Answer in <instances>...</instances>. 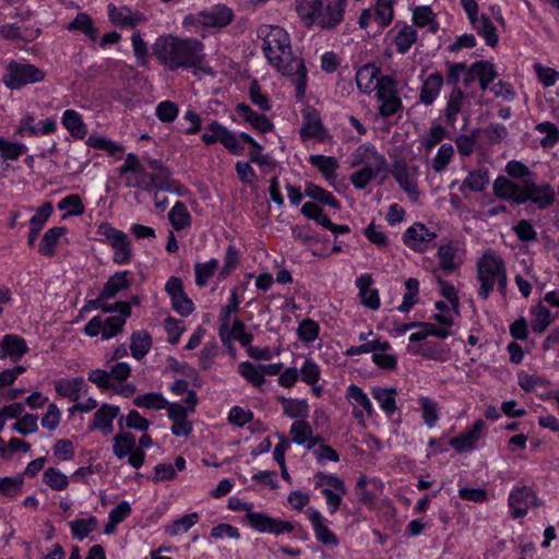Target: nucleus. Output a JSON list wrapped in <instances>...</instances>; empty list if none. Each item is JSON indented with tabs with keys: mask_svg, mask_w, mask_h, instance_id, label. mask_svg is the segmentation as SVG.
Masks as SVG:
<instances>
[{
	"mask_svg": "<svg viewBox=\"0 0 559 559\" xmlns=\"http://www.w3.org/2000/svg\"><path fill=\"white\" fill-rule=\"evenodd\" d=\"M67 231V228L63 226H57L48 229L41 239V242L38 248V252L45 257H52L56 253V246L59 242L61 236H63Z\"/></svg>",
	"mask_w": 559,
	"mask_h": 559,
	"instance_id": "obj_34",
	"label": "nucleus"
},
{
	"mask_svg": "<svg viewBox=\"0 0 559 559\" xmlns=\"http://www.w3.org/2000/svg\"><path fill=\"white\" fill-rule=\"evenodd\" d=\"M129 272H117L110 276L105 283L102 292V298H114L118 293L128 289L131 286V281L128 278Z\"/></svg>",
	"mask_w": 559,
	"mask_h": 559,
	"instance_id": "obj_29",
	"label": "nucleus"
},
{
	"mask_svg": "<svg viewBox=\"0 0 559 559\" xmlns=\"http://www.w3.org/2000/svg\"><path fill=\"white\" fill-rule=\"evenodd\" d=\"M301 213L309 219L316 221L319 225L326 228L331 225V219L323 213L322 209L313 202H306L301 207Z\"/></svg>",
	"mask_w": 559,
	"mask_h": 559,
	"instance_id": "obj_56",
	"label": "nucleus"
},
{
	"mask_svg": "<svg viewBox=\"0 0 559 559\" xmlns=\"http://www.w3.org/2000/svg\"><path fill=\"white\" fill-rule=\"evenodd\" d=\"M309 162L312 166L318 168L320 173L325 177L326 180L336 178V169L338 168V162L335 157L324 155H311Z\"/></svg>",
	"mask_w": 559,
	"mask_h": 559,
	"instance_id": "obj_37",
	"label": "nucleus"
},
{
	"mask_svg": "<svg viewBox=\"0 0 559 559\" xmlns=\"http://www.w3.org/2000/svg\"><path fill=\"white\" fill-rule=\"evenodd\" d=\"M228 507L235 511H247L246 519L248 523L260 533L281 535L292 533L295 530V525L292 522L272 518L262 512H252L251 504L237 498L229 499Z\"/></svg>",
	"mask_w": 559,
	"mask_h": 559,
	"instance_id": "obj_4",
	"label": "nucleus"
},
{
	"mask_svg": "<svg viewBox=\"0 0 559 559\" xmlns=\"http://www.w3.org/2000/svg\"><path fill=\"white\" fill-rule=\"evenodd\" d=\"M97 234L102 237L99 241L107 243L112 250V261L117 264H127L132 259V247L126 233L116 229L109 223L98 225Z\"/></svg>",
	"mask_w": 559,
	"mask_h": 559,
	"instance_id": "obj_6",
	"label": "nucleus"
},
{
	"mask_svg": "<svg viewBox=\"0 0 559 559\" xmlns=\"http://www.w3.org/2000/svg\"><path fill=\"white\" fill-rule=\"evenodd\" d=\"M536 130L539 133H545L546 136L540 140V144L544 147L554 146L559 140V129L552 122L546 121L536 126Z\"/></svg>",
	"mask_w": 559,
	"mask_h": 559,
	"instance_id": "obj_58",
	"label": "nucleus"
},
{
	"mask_svg": "<svg viewBox=\"0 0 559 559\" xmlns=\"http://www.w3.org/2000/svg\"><path fill=\"white\" fill-rule=\"evenodd\" d=\"M489 183L488 171L486 169H477L471 171L463 181V185L468 187L472 191H483Z\"/></svg>",
	"mask_w": 559,
	"mask_h": 559,
	"instance_id": "obj_53",
	"label": "nucleus"
},
{
	"mask_svg": "<svg viewBox=\"0 0 559 559\" xmlns=\"http://www.w3.org/2000/svg\"><path fill=\"white\" fill-rule=\"evenodd\" d=\"M97 526V520L94 516L87 519H80L70 522L72 535L79 540H83L93 532Z\"/></svg>",
	"mask_w": 559,
	"mask_h": 559,
	"instance_id": "obj_48",
	"label": "nucleus"
},
{
	"mask_svg": "<svg viewBox=\"0 0 559 559\" xmlns=\"http://www.w3.org/2000/svg\"><path fill=\"white\" fill-rule=\"evenodd\" d=\"M116 307L119 308V314L103 320V338L109 340L122 332L127 318L131 316L130 304L118 301Z\"/></svg>",
	"mask_w": 559,
	"mask_h": 559,
	"instance_id": "obj_18",
	"label": "nucleus"
},
{
	"mask_svg": "<svg viewBox=\"0 0 559 559\" xmlns=\"http://www.w3.org/2000/svg\"><path fill=\"white\" fill-rule=\"evenodd\" d=\"M309 413L308 403L305 400L285 401L284 414L290 418H306Z\"/></svg>",
	"mask_w": 559,
	"mask_h": 559,
	"instance_id": "obj_60",
	"label": "nucleus"
},
{
	"mask_svg": "<svg viewBox=\"0 0 559 559\" xmlns=\"http://www.w3.org/2000/svg\"><path fill=\"white\" fill-rule=\"evenodd\" d=\"M235 19L231 8L226 4L218 3L209 10L199 13V21L202 25L212 28H224L228 26Z\"/></svg>",
	"mask_w": 559,
	"mask_h": 559,
	"instance_id": "obj_14",
	"label": "nucleus"
},
{
	"mask_svg": "<svg viewBox=\"0 0 559 559\" xmlns=\"http://www.w3.org/2000/svg\"><path fill=\"white\" fill-rule=\"evenodd\" d=\"M292 440L297 444H305L312 436V428L306 420H296L289 431Z\"/></svg>",
	"mask_w": 559,
	"mask_h": 559,
	"instance_id": "obj_55",
	"label": "nucleus"
},
{
	"mask_svg": "<svg viewBox=\"0 0 559 559\" xmlns=\"http://www.w3.org/2000/svg\"><path fill=\"white\" fill-rule=\"evenodd\" d=\"M324 132L321 119L316 110H307L304 115V123L300 129V138L306 141L311 138L322 139Z\"/></svg>",
	"mask_w": 559,
	"mask_h": 559,
	"instance_id": "obj_26",
	"label": "nucleus"
},
{
	"mask_svg": "<svg viewBox=\"0 0 559 559\" xmlns=\"http://www.w3.org/2000/svg\"><path fill=\"white\" fill-rule=\"evenodd\" d=\"M168 219L176 230H182L191 224V216L180 201H177L168 213Z\"/></svg>",
	"mask_w": 559,
	"mask_h": 559,
	"instance_id": "obj_41",
	"label": "nucleus"
},
{
	"mask_svg": "<svg viewBox=\"0 0 559 559\" xmlns=\"http://www.w3.org/2000/svg\"><path fill=\"white\" fill-rule=\"evenodd\" d=\"M528 200L539 209H546L555 202V190L549 183L537 186L532 179H525L522 182V194L518 199V204Z\"/></svg>",
	"mask_w": 559,
	"mask_h": 559,
	"instance_id": "obj_10",
	"label": "nucleus"
},
{
	"mask_svg": "<svg viewBox=\"0 0 559 559\" xmlns=\"http://www.w3.org/2000/svg\"><path fill=\"white\" fill-rule=\"evenodd\" d=\"M202 141L207 145L219 142L234 155H239L243 152V146L240 144L237 135L216 120H213L206 127V131L202 134Z\"/></svg>",
	"mask_w": 559,
	"mask_h": 559,
	"instance_id": "obj_8",
	"label": "nucleus"
},
{
	"mask_svg": "<svg viewBox=\"0 0 559 559\" xmlns=\"http://www.w3.org/2000/svg\"><path fill=\"white\" fill-rule=\"evenodd\" d=\"M144 160L158 182V190L181 194L182 186L171 178L173 173L160 159L145 157Z\"/></svg>",
	"mask_w": 559,
	"mask_h": 559,
	"instance_id": "obj_13",
	"label": "nucleus"
},
{
	"mask_svg": "<svg viewBox=\"0 0 559 559\" xmlns=\"http://www.w3.org/2000/svg\"><path fill=\"white\" fill-rule=\"evenodd\" d=\"M417 40V32L409 25H404L395 36L394 43L400 53H405Z\"/></svg>",
	"mask_w": 559,
	"mask_h": 559,
	"instance_id": "obj_46",
	"label": "nucleus"
},
{
	"mask_svg": "<svg viewBox=\"0 0 559 559\" xmlns=\"http://www.w3.org/2000/svg\"><path fill=\"white\" fill-rule=\"evenodd\" d=\"M152 346L151 335L146 331H139L131 335L130 350L132 356L141 360Z\"/></svg>",
	"mask_w": 559,
	"mask_h": 559,
	"instance_id": "obj_38",
	"label": "nucleus"
},
{
	"mask_svg": "<svg viewBox=\"0 0 559 559\" xmlns=\"http://www.w3.org/2000/svg\"><path fill=\"white\" fill-rule=\"evenodd\" d=\"M119 175L124 179L127 188H136L148 192L158 190V182L134 153L127 154L124 163L119 168Z\"/></svg>",
	"mask_w": 559,
	"mask_h": 559,
	"instance_id": "obj_5",
	"label": "nucleus"
},
{
	"mask_svg": "<svg viewBox=\"0 0 559 559\" xmlns=\"http://www.w3.org/2000/svg\"><path fill=\"white\" fill-rule=\"evenodd\" d=\"M238 372L252 385L260 388L265 379L262 377L260 365L255 366L249 361L238 365Z\"/></svg>",
	"mask_w": 559,
	"mask_h": 559,
	"instance_id": "obj_45",
	"label": "nucleus"
},
{
	"mask_svg": "<svg viewBox=\"0 0 559 559\" xmlns=\"http://www.w3.org/2000/svg\"><path fill=\"white\" fill-rule=\"evenodd\" d=\"M391 348L389 342H381L380 340H372L359 346H352L346 350L347 356H355L370 352H386Z\"/></svg>",
	"mask_w": 559,
	"mask_h": 559,
	"instance_id": "obj_51",
	"label": "nucleus"
},
{
	"mask_svg": "<svg viewBox=\"0 0 559 559\" xmlns=\"http://www.w3.org/2000/svg\"><path fill=\"white\" fill-rule=\"evenodd\" d=\"M493 193L500 199L513 200L518 203L522 194V185H518L506 177H498L493 182Z\"/></svg>",
	"mask_w": 559,
	"mask_h": 559,
	"instance_id": "obj_31",
	"label": "nucleus"
},
{
	"mask_svg": "<svg viewBox=\"0 0 559 559\" xmlns=\"http://www.w3.org/2000/svg\"><path fill=\"white\" fill-rule=\"evenodd\" d=\"M68 29L81 31L91 39L95 40L97 37V28L93 25L91 16L86 13H78L75 19L69 24Z\"/></svg>",
	"mask_w": 559,
	"mask_h": 559,
	"instance_id": "obj_43",
	"label": "nucleus"
},
{
	"mask_svg": "<svg viewBox=\"0 0 559 559\" xmlns=\"http://www.w3.org/2000/svg\"><path fill=\"white\" fill-rule=\"evenodd\" d=\"M218 266L216 259H211L206 263H197L194 265L195 284L203 287L207 284L209 280L214 275Z\"/></svg>",
	"mask_w": 559,
	"mask_h": 559,
	"instance_id": "obj_49",
	"label": "nucleus"
},
{
	"mask_svg": "<svg viewBox=\"0 0 559 559\" xmlns=\"http://www.w3.org/2000/svg\"><path fill=\"white\" fill-rule=\"evenodd\" d=\"M419 402L421 405L425 424L428 427H433L439 418L437 403L429 397H421Z\"/></svg>",
	"mask_w": 559,
	"mask_h": 559,
	"instance_id": "obj_62",
	"label": "nucleus"
},
{
	"mask_svg": "<svg viewBox=\"0 0 559 559\" xmlns=\"http://www.w3.org/2000/svg\"><path fill=\"white\" fill-rule=\"evenodd\" d=\"M319 324L311 319H304L298 326L297 334L299 340L306 343L313 342L319 335Z\"/></svg>",
	"mask_w": 559,
	"mask_h": 559,
	"instance_id": "obj_57",
	"label": "nucleus"
},
{
	"mask_svg": "<svg viewBox=\"0 0 559 559\" xmlns=\"http://www.w3.org/2000/svg\"><path fill=\"white\" fill-rule=\"evenodd\" d=\"M259 34L263 36L262 49L267 60L290 46L289 35L280 26H263Z\"/></svg>",
	"mask_w": 559,
	"mask_h": 559,
	"instance_id": "obj_11",
	"label": "nucleus"
},
{
	"mask_svg": "<svg viewBox=\"0 0 559 559\" xmlns=\"http://www.w3.org/2000/svg\"><path fill=\"white\" fill-rule=\"evenodd\" d=\"M199 520L198 513H189L182 518L175 520L171 524L166 527V532L170 536H177L188 532Z\"/></svg>",
	"mask_w": 559,
	"mask_h": 559,
	"instance_id": "obj_47",
	"label": "nucleus"
},
{
	"mask_svg": "<svg viewBox=\"0 0 559 559\" xmlns=\"http://www.w3.org/2000/svg\"><path fill=\"white\" fill-rule=\"evenodd\" d=\"M373 283L371 274H362L356 280V286L359 290V298L361 305L365 307L377 310L380 307V297L379 290L376 288H371Z\"/></svg>",
	"mask_w": 559,
	"mask_h": 559,
	"instance_id": "obj_20",
	"label": "nucleus"
},
{
	"mask_svg": "<svg viewBox=\"0 0 559 559\" xmlns=\"http://www.w3.org/2000/svg\"><path fill=\"white\" fill-rule=\"evenodd\" d=\"M478 297L487 300L497 286L502 297L507 296L508 272L504 260L496 251L487 249L476 262Z\"/></svg>",
	"mask_w": 559,
	"mask_h": 559,
	"instance_id": "obj_2",
	"label": "nucleus"
},
{
	"mask_svg": "<svg viewBox=\"0 0 559 559\" xmlns=\"http://www.w3.org/2000/svg\"><path fill=\"white\" fill-rule=\"evenodd\" d=\"M120 408L118 406L103 404L94 414L93 421L90 424V430H99L104 435L112 431L114 419L118 417Z\"/></svg>",
	"mask_w": 559,
	"mask_h": 559,
	"instance_id": "obj_19",
	"label": "nucleus"
},
{
	"mask_svg": "<svg viewBox=\"0 0 559 559\" xmlns=\"http://www.w3.org/2000/svg\"><path fill=\"white\" fill-rule=\"evenodd\" d=\"M305 194L316 200L322 204L330 205L331 207L338 210L341 207L340 202L334 198V195L326 191L325 189L313 185L312 182L306 183Z\"/></svg>",
	"mask_w": 559,
	"mask_h": 559,
	"instance_id": "obj_39",
	"label": "nucleus"
},
{
	"mask_svg": "<svg viewBox=\"0 0 559 559\" xmlns=\"http://www.w3.org/2000/svg\"><path fill=\"white\" fill-rule=\"evenodd\" d=\"M443 76L439 72L431 73L423 83L419 99L426 106L431 105L440 93Z\"/></svg>",
	"mask_w": 559,
	"mask_h": 559,
	"instance_id": "obj_25",
	"label": "nucleus"
},
{
	"mask_svg": "<svg viewBox=\"0 0 559 559\" xmlns=\"http://www.w3.org/2000/svg\"><path fill=\"white\" fill-rule=\"evenodd\" d=\"M108 13L110 21L117 25L134 26L139 22V19L133 17L131 11L127 8H116L114 4H110Z\"/></svg>",
	"mask_w": 559,
	"mask_h": 559,
	"instance_id": "obj_50",
	"label": "nucleus"
},
{
	"mask_svg": "<svg viewBox=\"0 0 559 559\" xmlns=\"http://www.w3.org/2000/svg\"><path fill=\"white\" fill-rule=\"evenodd\" d=\"M371 394L386 415L391 416L395 413L397 408L395 402V388L384 389L380 386H374L371 391Z\"/></svg>",
	"mask_w": 559,
	"mask_h": 559,
	"instance_id": "obj_32",
	"label": "nucleus"
},
{
	"mask_svg": "<svg viewBox=\"0 0 559 559\" xmlns=\"http://www.w3.org/2000/svg\"><path fill=\"white\" fill-rule=\"evenodd\" d=\"M133 404L141 408L154 411L164 409L169 405L167 400L160 393L156 392L138 395L134 397Z\"/></svg>",
	"mask_w": 559,
	"mask_h": 559,
	"instance_id": "obj_40",
	"label": "nucleus"
},
{
	"mask_svg": "<svg viewBox=\"0 0 559 559\" xmlns=\"http://www.w3.org/2000/svg\"><path fill=\"white\" fill-rule=\"evenodd\" d=\"M344 17L343 8L335 5L331 1L325 5L322 2V9H319L316 23L322 28L331 29L337 26Z\"/></svg>",
	"mask_w": 559,
	"mask_h": 559,
	"instance_id": "obj_24",
	"label": "nucleus"
},
{
	"mask_svg": "<svg viewBox=\"0 0 559 559\" xmlns=\"http://www.w3.org/2000/svg\"><path fill=\"white\" fill-rule=\"evenodd\" d=\"M324 0H298L296 11L305 25L311 26L316 23L319 9H322Z\"/></svg>",
	"mask_w": 559,
	"mask_h": 559,
	"instance_id": "obj_35",
	"label": "nucleus"
},
{
	"mask_svg": "<svg viewBox=\"0 0 559 559\" xmlns=\"http://www.w3.org/2000/svg\"><path fill=\"white\" fill-rule=\"evenodd\" d=\"M44 481L53 490H63L68 487V477L55 467L44 472Z\"/></svg>",
	"mask_w": 559,
	"mask_h": 559,
	"instance_id": "obj_54",
	"label": "nucleus"
},
{
	"mask_svg": "<svg viewBox=\"0 0 559 559\" xmlns=\"http://www.w3.org/2000/svg\"><path fill=\"white\" fill-rule=\"evenodd\" d=\"M457 245L454 240H447L441 243L437 251L439 267L445 273L451 274L460 267L461 262H456Z\"/></svg>",
	"mask_w": 559,
	"mask_h": 559,
	"instance_id": "obj_23",
	"label": "nucleus"
},
{
	"mask_svg": "<svg viewBox=\"0 0 559 559\" xmlns=\"http://www.w3.org/2000/svg\"><path fill=\"white\" fill-rule=\"evenodd\" d=\"M308 519L312 525L316 538L325 546L337 547L338 537L329 528L323 515L314 509H309Z\"/></svg>",
	"mask_w": 559,
	"mask_h": 559,
	"instance_id": "obj_16",
	"label": "nucleus"
},
{
	"mask_svg": "<svg viewBox=\"0 0 559 559\" xmlns=\"http://www.w3.org/2000/svg\"><path fill=\"white\" fill-rule=\"evenodd\" d=\"M250 100L263 111L271 110L272 106L269 97L262 93V88L257 81H253L249 87Z\"/></svg>",
	"mask_w": 559,
	"mask_h": 559,
	"instance_id": "obj_61",
	"label": "nucleus"
},
{
	"mask_svg": "<svg viewBox=\"0 0 559 559\" xmlns=\"http://www.w3.org/2000/svg\"><path fill=\"white\" fill-rule=\"evenodd\" d=\"M413 21L419 27L429 26L430 32L435 33L438 29V23L435 20V14L430 7H417L413 13Z\"/></svg>",
	"mask_w": 559,
	"mask_h": 559,
	"instance_id": "obj_44",
	"label": "nucleus"
},
{
	"mask_svg": "<svg viewBox=\"0 0 559 559\" xmlns=\"http://www.w3.org/2000/svg\"><path fill=\"white\" fill-rule=\"evenodd\" d=\"M531 506H542V502L537 499L532 489L527 487H520L511 491L509 497V507L513 511V518L518 519L524 516Z\"/></svg>",
	"mask_w": 559,
	"mask_h": 559,
	"instance_id": "obj_15",
	"label": "nucleus"
},
{
	"mask_svg": "<svg viewBox=\"0 0 559 559\" xmlns=\"http://www.w3.org/2000/svg\"><path fill=\"white\" fill-rule=\"evenodd\" d=\"M478 132L484 133L488 144H497L503 141L508 135L507 128L501 123H491L488 127L479 130Z\"/></svg>",
	"mask_w": 559,
	"mask_h": 559,
	"instance_id": "obj_59",
	"label": "nucleus"
},
{
	"mask_svg": "<svg viewBox=\"0 0 559 559\" xmlns=\"http://www.w3.org/2000/svg\"><path fill=\"white\" fill-rule=\"evenodd\" d=\"M437 238V233L429 230L424 224L416 223L408 227L403 235L404 243L417 252H424Z\"/></svg>",
	"mask_w": 559,
	"mask_h": 559,
	"instance_id": "obj_12",
	"label": "nucleus"
},
{
	"mask_svg": "<svg viewBox=\"0 0 559 559\" xmlns=\"http://www.w3.org/2000/svg\"><path fill=\"white\" fill-rule=\"evenodd\" d=\"M0 347L5 349L7 356L12 361H17L28 352L25 340L15 334H5L0 342Z\"/></svg>",
	"mask_w": 559,
	"mask_h": 559,
	"instance_id": "obj_28",
	"label": "nucleus"
},
{
	"mask_svg": "<svg viewBox=\"0 0 559 559\" xmlns=\"http://www.w3.org/2000/svg\"><path fill=\"white\" fill-rule=\"evenodd\" d=\"M62 124L76 139H84L86 127L80 114L73 109H67L62 115Z\"/></svg>",
	"mask_w": 559,
	"mask_h": 559,
	"instance_id": "obj_33",
	"label": "nucleus"
},
{
	"mask_svg": "<svg viewBox=\"0 0 559 559\" xmlns=\"http://www.w3.org/2000/svg\"><path fill=\"white\" fill-rule=\"evenodd\" d=\"M153 55L169 71L199 69L205 71L204 45L197 38L159 36L152 46Z\"/></svg>",
	"mask_w": 559,
	"mask_h": 559,
	"instance_id": "obj_1",
	"label": "nucleus"
},
{
	"mask_svg": "<svg viewBox=\"0 0 559 559\" xmlns=\"http://www.w3.org/2000/svg\"><path fill=\"white\" fill-rule=\"evenodd\" d=\"M396 82L394 79L388 75H382L377 80V97L378 100H381L383 98L393 96L397 94V91L395 88Z\"/></svg>",
	"mask_w": 559,
	"mask_h": 559,
	"instance_id": "obj_64",
	"label": "nucleus"
},
{
	"mask_svg": "<svg viewBox=\"0 0 559 559\" xmlns=\"http://www.w3.org/2000/svg\"><path fill=\"white\" fill-rule=\"evenodd\" d=\"M473 28L477 32L478 35L483 36L486 40V44L490 47H496L499 40L497 28L490 21V19L486 15H480L476 20L471 22Z\"/></svg>",
	"mask_w": 559,
	"mask_h": 559,
	"instance_id": "obj_30",
	"label": "nucleus"
},
{
	"mask_svg": "<svg viewBox=\"0 0 559 559\" xmlns=\"http://www.w3.org/2000/svg\"><path fill=\"white\" fill-rule=\"evenodd\" d=\"M114 453L117 457L122 459L133 451L135 445V437L131 432H121L114 437Z\"/></svg>",
	"mask_w": 559,
	"mask_h": 559,
	"instance_id": "obj_42",
	"label": "nucleus"
},
{
	"mask_svg": "<svg viewBox=\"0 0 559 559\" xmlns=\"http://www.w3.org/2000/svg\"><path fill=\"white\" fill-rule=\"evenodd\" d=\"M454 155V148L451 144H442L438 150L437 155L431 162V167L436 173L443 171L450 164Z\"/></svg>",
	"mask_w": 559,
	"mask_h": 559,
	"instance_id": "obj_52",
	"label": "nucleus"
},
{
	"mask_svg": "<svg viewBox=\"0 0 559 559\" xmlns=\"http://www.w3.org/2000/svg\"><path fill=\"white\" fill-rule=\"evenodd\" d=\"M379 68L372 63H368L358 69L356 73V83L362 93H371L376 90Z\"/></svg>",
	"mask_w": 559,
	"mask_h": 559,
	"instance_id": "obj_27",
	"label": "nucleus"
},
{
	"mask_svg": "<svg viewBox=\"0 0 559 559\" xmlns=\"http://www.w3.org/2000/svg\"><path fill=\"white\" fill-rule=\"evenodd\" d=\"M359 166L378 176L389 168L385 157L371 144L359 145L353 154L352 167Z\"/></svg>",
	"mask_w": 559,
	"mask_h": 559,
	"instance_id": "obj_9",
	"label": "nucleus"
},
{
	"mask_svg": "<svg viewBox=\"0 0 559 559\" xmlns=\"http://www.w3.org/2000/svg\"><path fill=\"white\" fill-rule=\"evenodd\" d=\"M551 321L550 311L547 308L539 306L535 313V318L531 323L533 332L538 334L543 333L550 325Z\"/></svg>",
	"mask_w": 559,
	"mask_h": 559,
	"instance_id": "obj_63",
	"label": "nucleus"
},
{
	"mask_svg": "<svg viewBox=\"0 0 559 559\" xmlns=\"http://www.w3.org/2000/svg\"><path fill=\"white\" fill-rule=\"evenodd\" d=\"M168 417L173 420L171 432L176 437H188L192 432V423L187 419L188 408L179 403L167 407Z\"/></svg>",
	"mask_w": 559,
	"mask_h": 559,
	"instance_id": "obj_17",
	"label": "nucleus"
},
{
	"mask_svg": "<svg viewBox=\"0 0 559 559\" xmlns=\"http://www.w3.org/2000/svg\"><path fill=\"white\" fill-rule=\"evenodd\" d=\"M464 104V94L455 86L448 97L447 107L444 109V118L447 123L453 126L456 121V116L461 112Z\"/></svg>",
	"mask_w": 559,
	"mask_h": 559,
	"instance_id": "obj_36",
	"label": "nucleus"
},
{
	"mask_svg": "<svg viewBox=\"0 0 559 559\" xmlns=\"http://www.w3.org/2000/svg\"><path fill=\"white\" fill-rule=\"evenodd\" d=\"M55 390L60 396L78 401L87 392V386L82 377H76L70 380L60 379L55 381Z\"/></svg>",
	"mask_w": 559,
	"mask_h": 559,
	"instance_id": "obj_22",
	"label": "nucleus"
},
{
	"mask_svg": "<svg viewBox=\"0 0 559 559\" xmlns=\"http://www.w3.org/2000/svg\"><path fill=\"white\" fill-rule=\"evenodd\" d=\"M45 79V72L34 64L11 61L3 76L4 84L11 90H19L27 84Z\"/></svg>",
	"mask_w": 559,
	"mask_h": 559,
	"instance_id": "obj_7",
	"label": "nucleus"
},
{
	"mask_svg": "<svg viewBox=\"0 0 559 559\" xmlns=\"http://www.w3.org/2000/svg\"><path fill=\"white\" fill-rule=\"evenodd\" d=\"M391 174L405 192L418 194L416 181L405 159L396 158L392 164Z\"/></svg>",
	"mask_w": 559,
	"mask_h": 559,
	"instance_id": "obj_21",
	"label": "nucleus"
},
{
	"mask_svg": "<svg viewBox=\"0 0 559 559\" xmlns=\"http://www.w3.org/2000/svg\"><path fill=\"white\" fill-rule=\"evenodd\" d=\"M283 75L292 78L296 85V98L302 99L307 88V68L304 60L294 55L292 46L267 60Z\"/></svg>",
	"mask_w": 559,
	"mask_h": 559,
	"instance_id": "obj_3",
	"label": "nucleus"
}]
</instances>
